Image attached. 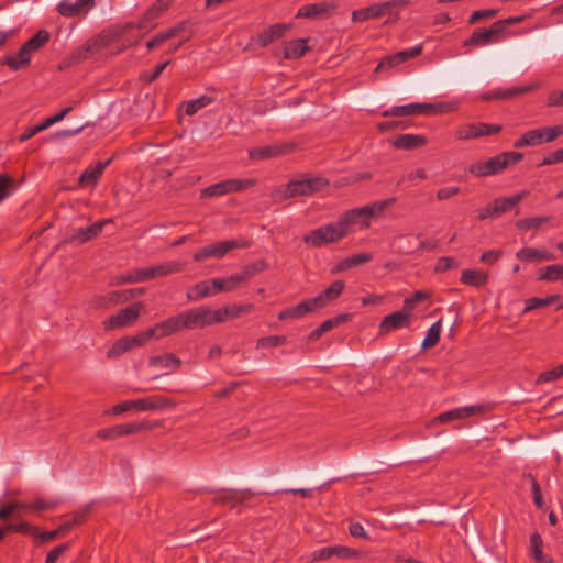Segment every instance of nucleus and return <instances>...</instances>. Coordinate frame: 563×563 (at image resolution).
<instances>
[{"label":"nucleus","mask_w":563,"mask_h":563,"mask_svg":"<svg viewBox=\"0 0 563 563\" xmlns=\"http://www.w3.org/2000/svg\"><path fill=\"white\" fill-rule=\"evenodd\" d=\"M96 7V0H62L56 11L65 18H82Z\"/></svg>","instance_id":"7"},{"label":"nucleus","mask_w":563,"mask_h":563,"mask_svg":"<svg viewBox=\"0 0 563 563\" xmlns=\"http://www.w3.org/2000/svg\"><path fill=\"white\" fill-rule=\"evenodd\" d=\"M132 350L131 343L128 336L117 340L113 345L109 349L107 356L109 358H117L123 353Z\"/></svg>","instance_id":"45"},{"label":"nucleus","mask_w":563,"mask_h":563,"mask_svg":"<svg viewBox=\"0 0 563 563\" xmlns=\"http://www.w3.org/2000/svg\"><path fill=\"white\" fill-rule=\"evenodd\" d=\"M180 364H181V361L178 357H176L174 354H169V353L152 356L150 358V365L154 368H159V369H163V368L174 369V368L179 367Z\"/></svg>","instance_id":"27"},{"label":"nucleus","mask_w":563,"mask_h":563,"mask_svg":"<svg viewBox=\"0 0 563 563\" xmlns=\"http://www.w3.org/2000/svg\"><path fill=\"white\" fill-rule=\"evenodd\" d=\"M74 526V522L68 521L62 526H59L54 531L48 532H40L38 529L34 526H31L24 520H21L19 522H10L9 528L13 530L14 532H21L29 536H34L38 539L40 542H48L55 538H57L59 534L65 533Z\"/></svg>","instance_id":"4"},{"label":"nucleus","mask_w":563,"mask_h":563,"mask_svg":"<svg viewBox=\"0 0 563 563\" xmlns=\"http://www.w3.org/2000/svg\"><path fill=\"white\" fill-rule=\"evenodd\" d=\"M497 14V11L494 10V9H488V10H481V11H475L473 12L471 19H470V22L471 23H476L477 21H479L481 19H487V18H493Z\"/></svg>","instance_id":"63"},{"label":"nucleus","mask_w":563,"mask_h":563,"mask_svg":"<svg viewBox=\"0 0 563 563\" xmlns=\"http://www.w3.org/2000/svg\"><path fill=\"white\" fill-rule=\"evenodd\" d=\"M518 203V197H505L487 206L478 216L481 220L503 213Z\"/></svg>","instance_id":"16"},{"label":"nucleus","mask_w":563,"mask_h":563,"mask_svg":"<svg viewBox=\"0 0 563 563\" xmlns=\"http://www.w3.org/2000/svg\"><path fill=\"white\" fill-rule=\"evenodd\" d=\"M562 376H563V367H561V365H560L559 367H556L552 371L542 373L538 377L537 383L542 384V383H547V382H552V380L561 378Z\"/></svg>","instance_id":"54"},{"label":"nucleus","mask_w":563,"mask_h":563,"mask_svg":"<svg viewBox=\"0 0 563 563\" xmlns=\"http://www.w3.org/2000/svg\"><path fill=\"white\" fill-rule=\"evenodd\" d=\"M153 338H154V331L150 330V328L136 335L128 336L132 349L145 345L146 342Z\"/></svg>","instance_id":"48"},{"label":"nucleus","mask_w":563,"mask_h":563,"mask_svg":"<svg viewBox=\"0 0 563 563\" xmlns=\"http://www.w3.org/2000/svg\"><path fill=\"white\" fill-rule=\"evenodd\" d=\"M500 33H503V24L496 22L487 30L475 32L466 44L485 46L497 42Z\"/></svg>","instance_id":"13"},{"label":"nucleus","mask_w":563,"mask_h":563,"mask_svg":"<svg viewBox=\"0 0 563 563\" xmlns=\"http://www.w3.org/2000/svg\"><path fill=\"white\" fill-rule=\"evenodd\" d=\"M291 27L290 24H276L271 26L266 32L258 36V42L262 46H267L273 41L282 37L286 31Z\"/></svg>","instance_id":"29"},{"label":"nucleus","mask_w":563,"mask_h":563,"mask_svg":"<svg viewBox=\"0 0 563 563\" xmlns=\"http://www.w3.org/2000/svg\"><path fill=\"white\" fill-rule=\"evenodd\" d=\"M393 4L394 3L377 2L369 7L354 10L351 13V20L353 22H363L369 19H380L384 16V12L388 11Z\"/></svg>","instance_id":"11"},{"label":"nucleus","mask_w":563,"mask_h":563,"mask_svg":"<svg viewBox=\"0 0 563 563\" xmlns=\"http://www.w3.org/2000/svg\"><path fill=\"white\" fill-rule=\"evenodd\" d=\"M500 130H501V125H499V124H486V123L468 124V125L461 126L457 130L456 135L459 139L468 140V139H475V137L497 133Z\"/></svg>","instance_id":"10"},{"label":"nucleus","mask_w":563,"mask_h":563,"mask_svg":"<svg viewBox=\"0 0 563 563\" xmlns=\"http://www.w3.org/2000/svg\"><path fill=\"white\" fill-rule=\"evenodd\" d=\"M542 539L538 533L530 537V548L533 559L537 563H551V561L542 553Z\"/></svg>","instance_id":"40"},{"label":"nucleus","mask_w":563,"mask_h":563,"mask_svg":"<svg viewBox=\"0 0 563 563\" xmlns=\"http://www.w3.org/2000/svg\"><path fill=\"white\" fill-rule=\"evenodd\" d=\"M545 141L544 130H532L526 133L520 140L516 141V147L536 146Z\"/></svg>","instance_id":"34"},{"label":"nucleus","mask_w":563,"mask_h":563,"mask_svg":"<svg viewBox=\"0 0 563 563\" xmlns=\"http://www.w3.org/2000/svg\"><path fill=\"white\" fill-rule=\"evenodd\" d=\"M349 232L350 230L341 216L336 222L328 223L309 232L303 236V241L308 245L318 247L334 243L346 236Z\"/></svg>","instance_id":"2"},{"label":"nucleus","mask_w":563,"mask_h":563,"mask_svg":"<svg viewBox=\"0 0 563 563\" xmlns=\"http://www.w3.org/2000/svg\"><path fill=\"white\" fill-rule=\"evenodd\" d=\"M51 38V34L46 30L38 31L33 37L23 44V46L32 55L42 48Z\"/></svg>","instance_id":"37"},{"label":"nucleus","mask_w":563,"mask_h":563,"mask_svg":"<svg viewBox=\"0 0 563 563\" xmlns=\"http://www.w3.org/2000/svg\"><path fill=\"white\" fill-rule=\"evenodd\" d=\"M441 330L442 320H438L430 327L426 339L422 341L421 347L427 350L434 346L439 342Z\"/></svg>","instance_id":"39"},{"label":"nucleus","mask_w":563,"mask_h":563,"mask_svg":"<svg viewBox=\"0 0 563 563\" xmlns=\"http://www.w3.org/2000/svg\"><path fill=\"white\" fill-rule=\"evenodd\" d=\"M254 184L255 180L253 179H229L205 188L201 191V196L213 197L233 191H242Z\"/></svg>","instance_id":"8"},{"label":"nucleus","mask_w":563,"mask_h":563,"mask_svg":"<svg viewBox=\"0 0 563 563\" xmlns=\"http://www.w3.org/2000/svg\"><path fill=\"white\" fill-rule=\"evenodd\" d=\"M183 327H206L217 322H223V312L218 310L199 309L181 313Z\"/></svg>","instance_id":"5"},{"label":"nucleus","mask_w":563,"mask_h":563,"mask_svg":"<svg viewBox=\"0 0 563 563\" xmlns=\"http://www.w3.org/2000/svg\"><path fill=\"white\" fill-rule=\"evenodd\" d=\"M32 55L22 45L21 48L13 55H8L3 63L8 65L12 70H19L27 67L31 63Z\"/></svg>","instance_id":"22"},{"label":"nucleus","mask_w":563,"mask_h":563,"mask_svg":"<svg viewBox=\"0 0 563 563\" xmlns=\"http://www.w3.org/2000/svg\"><path fill=\"white\" fill-rule=\"evenodd\" d=\"M111 221H112L111 219H106L103 221L96 222L88 228L77 229L74 232L71 240L75 242H78V243H85V242L96 238L101 232L102 228L107 223H110Z\"/></svg>","instance_id":"21"},{"label":"nucleus","mask_w":563,"mask_h":563,"mask_svg":"<svg viewBox=\"0 0 563 563\" xmlns=\"http://www.w3.org/2000/svg\"><path fill=\"white\" fill-rule=\"evenodd\" d=\"M139 318V310L136 308H124L117 314L110 317L104 321L106 329L112 330L115 328H123L134 323Z\"/></svg>","instance_id":"12"},{"label":"nucleus","mask_w":563,"mask_h":563,"mask_svg":"<svg viewBox=\"0 0 563 563\" xmlns=\"http://www.w3.org/2000/svg\"><path fill=\"white\" fill-rule=\"evenodd\" d=\"M244 280L243 275H231L227 279L216 278L209 283H200L192 287L187 294L188 299L197 300L202 297L213 296L220 291H230L234 289L236 284Z\"/></svg>","instance_id":"3"},{"label":"nucleus","mask_w":563,"mask_h":563,"mask_svg":"<svg viewBox=\"0 0 563 563\" xmlns=\"http://www.w3.org/2000/svg\"><path fill=\"white\" fill-rule=\"evenodd\" d=\"M490 410L489 405H475V406H466L461 408H455L453 410L446 411L438 416L435 419L431 421V424L437 422H449L452 420H461L473 415L484 413Z\"/></svg>","instance_id":"9"},{"label":"nucleus","mask_w":563,"mask_h":563,"mask_svg":"<svg viewBox=\"0 0 563 563\" xmlns=\"http://www.w3.org/2000/svg\"><path fill=\"white\" fill-rule=\"evenodd\" d=\"M488 276L483 271L464 269L461 274V282L465 285L481 287L487 283Z\"/></svg>","instance_id":"28"},{"label":"nucleus","mask_w":563,"mask_h":563,"mask_svg":"<svg viewBox=\"0 0 563 563\" xmlns=\"http://www.w3.org/2000/svg\"><path fill=\"white\" fill-rule=\"evenodd\" d=\"M213 98L210 96H201L197 99L189 100L186 102V114L194 115L196 112H198L200 109L209 106L213 102Z\"/></svg>","instance_id":"44"},{"label":"nucleus","mask_w":563,"mask_h":563,"mask_svg":"<svg viewBox=\"0 0 563 563\" xmlns=\"http://www.w3.org/2000/svg\"><path fill=\"white\" fill-rule=\"evenodd\" d=\"M539 279L556 282L563 279V265H549L540 271Z\"/></svg>","instance_id":"42"},{"label":"nucleus","mask_w":563,"mask_h":563,"mask_svg":"<svg viewBox=\"0 0 563 563\" xmlns=\"http://www.w3.org/2000/svg\"><path fill=\"white\" fill-rule=\"evenodd\" d=\"M51 38V34L46 30L38 31L33 37L23 44V46L32 55L42 48Z\"/></svg>","instance_id":"36"},{"label":"nucleus","mask_w":563,"mask_h":563,"mask_svg":"<svg viewBox=\"0 0 563 563\" xmlns=\"http://www.w3.org/2000/svg\"><path fill=\"white\" fill-rule=\"evenodd\" d=\"M358 553L346 547H329L317 550L312 553V561H324L333 555L339 558L356 556Z\"/></svg>","instance_id":"18"},{"label":"nucleus","mask_w":563,"mask_h":563,"mask_svg":"<svg viewBox=\"0 0 563 563\" xmlns=\"http://www.w3.org/2000/svg\"><path fill=\"white\" fill-rule=\"evenodd\" d=\"M516 257L519 260L528 261H551L554 256L547 251L538 250L533 247H523L516 253Z\"/></svg>","instance_id":"31"},{"label":"nucleus","mask_w":563,"mask_h":563,"mask_svg":"<svg viewBox=\"0 0 563 563\" xmlns=\"http://www.w3.org/2000/svg\"><path fill=\"white\" fill-rule=\"evenodd\" d=\"M240 244L238 241H224L213 245H210L212 257H222L231 250L238 247Z\"/></svg>","instance_id":"47"},{"label":"nucleus","mask_w":563,"mask_h":563,"mask_svg":"<svg viewBox=\"0 0 563 563\" xmlns=\"http://www.w3.org/2000/svg\"><path fill=\"white\" fill-rule=\"evenodd\" d=\"M110 162V159L107 162H99L97 165L88 167L79 177V185L82 187L95 186Z\"/></svg>","instance_id":"20"},{"label":"nucleus","mask_w":563,"mask_h":563,"mask_svg":"<svg viewBox=\"0 0 563 563\" xmlns=\"http://www.w3.org/2000/svg\"><path fill=\"white\" fill-rule=\"evenodd\" d=\"M333 8L331 3H312L301 7L297 12V18H309L316 19L321 15H325Z\"/></svg>","instance_id":"23"},{"label":"nucleus","mask_w":563,"mask_h":563,"mask_svg":"<svg viewBox=\"0 0 563 563\" xmlns=\"http://www.w3.org/2000/svg\"><path fill=\"white\" fill-rule=\"evenodd\" d=\"M456 266H457V263L455 262V260L453 257L444 256V257H440L438 260L434 271L438 273H443L451 268H455Z\"/></svg>","instance_id":"55"},{"label":"nucleus","mask_w":563,"mask_h":563,"mask_svg":"<svg viewBox=\"0 0 563 563\" xmlns=\"http://www.w3.org/2000/svg\"><path fill=\"white\" fill-rule=\"evenodd\" d=\"M391 203V200H383L374 202L373 205L363 207L365 211L363 212L365 216H368V219H377L385 211L387 206Z\"/></svg>","instance_id":"46"},{"label":"nucleus","mask_w":563,"mask_h":563,"mask_svg":"<svg viewBox=\"0 0 563 563\" xmlns=\"http://www.w3.org/2000/svg\"><path fill=\"white\" fill-rule=\"evenodd\" d=\"M67 550L68 544H62L54 548L48 552L45 563H55Z\"/></svg>","instance_id":"59"},{"label":"nucleus","mask_w":563,"mask_h":563,"mask_svg":"<svg viewBox=\"0 0 563 563\" xmlns=\"http://www.w3.org/2000/svg\"><path fill=\"white\" fill-rule=\"evenodd\" d=\"M530 87H520V88H514V89H507V90H499L495 92V97L497 99H508L516 95L523 93L528 91Z\"/></svg>","instance_id":"61"},{"label":"nucleus","mask_w":563,"mask_h":563,"mask_svg":"<svg viewBox=\"0 0 563 563\" xmlns=\"http://www.w3.org/2000/svg\"><path fill=\"white\" fill-rule=\"evenodd\" d=\"M328 186L322 177H305L291 180L285 188H277L274 195L280 199L317 194Z\"/></svg>","instance_id":"1"},{"label":"nucleus","mask_w":563,"mask_h":563,"mask_svg":"<svg viewBox=\"0 0 563 563\" xmlns=\"http://www.w3.org/2000/svg\"><path fill=\"white\" fill-rule=\"evenodd\" d=\"M421 52H422V46L421 45H418V46H416L413 48H410V49L398 52L396 54V60H400V63H404V62H406L407 59H409L411 57L420 55Z\"/></svg>","instance_id":"57"},{"label":"nucleus","mask_w":563,"mask_h":563,"mask_svg":"<svg viewBox=\"0 0 563 563\" xmlns=\"http://www.w3.org/2000/svg\"><path fill=\"white\" fill-rule=\"evenodd\" d=\"M411 312L397 311L384 318L380 328L383 331L389 332L409 324Z\"/></svg>","instance_id":"19"},{"label":"nucleus","mask_w":563,"mask_h":563,"mask_svg":"<svg viewBox=\"0 0 563 563\" xmlns=\"http://www.w3.org/2000/svg\"><path fill=\"white\" fill-rule=\"evenodd\" d=\"M291 309H292L294 318H300L308 312H312V311L319 309V307H317V305L313 303V299H312L310 301L301 302L297 307L291 308Z\"/></svg>","instance_id":"51"},{"label":"nucleus","mask_w":563,"mask_h":563,"mask_svg":"<svg viewBox=\"0 0 563 563\" xmlns=\"http://www.w3.org/2000/svg\"><path fill=\"white\" fill-rule=\"evenodd\" d=\"M172 405V401L169 399L165 398H147V399H137V400H130L124 401L122 404H119L112 408V413L120 415L122 412H125L128 410H155L159 409L164 406Z\"/></svg>","instance_id":"6"},{"label":"nucleus","mask_w":563,"mask_h":563,"mask_svg":"<svg viewBox=\"0 0 563 563\" xmlns=\"http://www.w3.org/2000/svg\"><path fill=\"white\" fill-rule=\"evenodd\" d=\"M265 267H266V264L264 262H257V263L246 266L244 269V273L242 275L244 276V279H246L247 277L262 272Z\"/></svg>","instance_id":"64"},{"label":"nucleus","mask_w":563,"mask_h":563,"mask_svg":"<svg viewBox=\"0 0 563 563\" xmlns=\"http://www.w3.org/2000/svg\"><path fill=\"white\" fill-rule=\"evenodd\" d=\"M410 114L416 113H438L443 111L453 110L455 107L451 103H410L408 104Z\"/></svg>","instance_id":"24"},{"label":"nucleus","mask_w":563,"mask_h":563,"mask_svg":"<svg viewBox=\"0 0 563 563\" xmlns=\"http://www.w3.org/2000/svg\"><path fill=\"white\" fill-rule=\"evenodd\" d=\"M246 494H250V492L243 490V492L230 493L227 490H222L213 498V501L218 503V504H228V505H231L232 507H234L235 505L243 501L244 496Z\"/></svg>","instance_id":"35"},{"label":"nucleus","mask_w":563,"mask_h":563,"mask_svg":"<svg viewBox=\"0 0 563 563\" xmlns=\"http://www.w3.org/2000/svg\"><path fill=\"white\" fill-rule=\"evenodd\" d=\"M284 342H285V338H283V336H276V335L267 336V338L260 339L257 341V347L277 346Z\"/></svg>","instance_id":"60"},{"label":"nucleus","mask_w":563,"mask_h":563,"mask_svg":"<svg viewBox=\"0 0 563 563\" xmlns=\"http://www.w3.org/2000/svg\"><path fill=\"white\" fill-rule=\"evenodd\" d=\"M109 41L110 40L107 36H97L96 38L87 42L82 47L74 52L73 59H86L90 54L99 52L100 49L104 48L108 45Z\"/></svg>","instance_id":"17"},{"label":"nucleus","mask_w":563,"mask_h":563,"mask_svg":"<svg viewBox=\"0 0 563 563\" xmlns=\"http://www.w3.org/2000/svg\"><path fill=\"white\" fill-rule=\"evenodd\" d=\"M183 327L181 314L176 318L166 319L154 327L150 328V330L154 331V340H161L165 336L172 335L180 330Z\"/></svg>","instance_id":"14"},{"label":"nucleus","mask_w":563,"mask_h":563,"mask_svg":"<svg viewBox=\"0 0 563 563\" xmlns=\"http://www.w3.org/2000/svg\"><path fill=\"white\" fill-rule=\"evenodd\" d=\"M12 186L13 180L10 177L0 175V202L10 195Z\"/></svg>","instance_id":"56"},{"label":"nucleus","mask_w":563,"mask_h":563,"mask_svg":"<svg viewBox=\"0 0 563 563\" xmlns=\"http://www.w3.org/2000/svg\"><path fill=\"white\" fill-rule=\"evenodd\" d=\"M24 506H26V504L22 501H11L7 505H2L0 503V519H7L8 517L13 516L12 522L21 521V517L19 515H14V512L18 509H22Z\"/></svg>","instance_id":"41"},{"label":"nucleus","mask_w":563,"mask_h":563,"mask_svg":"<svg viewBox=\"0 0 563 563\" xmlns=\"http://www.w3.org/2000/svg\"><path fill=\"white\" fill-rule=\"evenodd\" d=\"M344 288V283L338 280L333 283L329 288H327L321 295L313 298V303L317 307L322 308L325 306L327 301L335 299L342 292Z\"/></svg>","instance_id":"26"},{"label":"nucleus","mask_w":563,"mask_h":563,"mask_svg":"<svg viewBox=\"0 0 563 563\" xmlns=\"http://www.w3.org/2000/svg\"><path fill=\"white\" fill-rule=\"evenodd\" d=\"M174 36H175V32H166V31L162 32V33L157 34L155 37H153L151 41H148L146 43V46L148 49H152Z\"/></svg>","instance_id":"58"},{"label":"nucleus","mask_w":563,"mask_h":563,"mask_svg":"<svg viewBox=\"0 0 563 563\" xmlns=\"http://www.w3.org/2000/svg\"><path fill=\"white\" fill-rule=\"evenodd\" d=\"M166 8L164 5H159V1L157 0L143 15L136 25L140 30L152 29L154 25L151 24L153 20H155L162 12H164Z\"/></svg>","instance_id":"33"},{"label":"nucleus","mask_w":563,"mask_h":563,"mask_svg":"<svg viewBox=\"0 0 563 563\" xmlns=\"http://www.w3.org/2000/svg\"><path fill=\"white\" fill-rule=\"evenodd\" d=\"M153 278V271L151 268H142L137 269L134 273H129L123 275L119 280L118 284L121 283H139L146 279Z\"/></svg>","instance_id":"43"},{"label":"nucleus","mask_w":563,"mask_h":563,"mask_svg":"<svg viewBox=\"0 0 563 563\" xmlns=\"http://www.w3.org/2000/svg\"><path fill=\"white\" fill-rule=\"evenodd\" d=\"M179 268H180V265L177 263H167V264L158 265L155 267H151V271H153V277H156V276H164V275L170 274L173 272H177V271H179Z\"/></svg>","instance_id":"52"},{"label":"nucleus","mask_w":563,"mask_h":563,"mask_svg":"<svg viewBox=\"0 0 563 563\" xmlns=\"http://www.w3.org/2000/svg\"><path fill=\"white\" fill-rule=\"evenodd\" d=\"M549 218L545 217H537V218H528V219H521L516 224L519 229L528 230L531 228H537L540 224L547 222Z\"/></svg>","instance_id":"53"},{"label":"nucleus","mask_w":563,"mask_h":563,"mask_svg":"<svg viewBox=\"0 0 563 563\" xmlns=\"http://www.w3.org/2000/svg\"><path fill=\"white\" fill-rule=\"evenodd\" d=\"M70 111H71L70 107L65 108L59 113L45 119L41 124H37V125L26 130L23 134L20 135L19 140L21 142H24V141L31 139L35 134H37V133H40V132L51 128L52 125L60 122Z\"/></svg>","instance_id":"15"},{"label":"nucleus","mask_w":563,"mask_h":563,"mask_svg":"<svg viewBox=\"0 0 563 563\" xmlns=\"http://www.w3.org/2000/svg\"><path fill=\"white\" fill-rule=\"evenodd\" d=\"M290 150V145H275L265 146L261 148H252L249 151V156L252 159H264L273 156L284 154Z\"/></svg>","instance_id":"25"},{"label":"nucleus","mask_w":563,"mask_h":563,"mask_svg":"<svg viewBox=\"0 0 563 563\" xmlns=\"http://www.w3.org/2000/svg\"><path fill=\"white\" fill-rule=\"evenodd\" d=\"M426 143V139L415 134H404L393 141V145L404 150H411Z\"/></svg>","instance_id":"32"},{"label":"nucleus","mask_w":563,"mask_h":563,"mask_svg":"<svg viewBox=\"0 0 563 563\" xmlns=\"http://www.w3.org/2000/svg\"><path fill=\"white\" fill-rule=\"evenodd\" d=\"M308 51L306 40H297L285 45L284 56L286 58H299Z\"/></svg>","instance_id":"38"},{"label":"nucleus","mask_w":563,"mask_h":563,"mask_svg":"<svg viewBox=\"0 0 563 563\" xmlns=\"http://www.w3.org/2000/svg\"><path fill=\"white\" fill-rule=\"evenodd\" d=\"M558 296H550L548 298H531L527 301V306L523 310V312H529L532 309L545 307L554 301L558 300Z\"/></svg>","instance_id":"49"},{"label":"nucleus","mask_w":563,"mask_h":563,"mask_svg":"<svg viewBox=\"0 0 563 563\" xmlns=\"http://www.w3.org/2000/svg\"><path fill=\"white\" fill-rule=\"evenodd\" d=\"M506 158L500 155L488 159L486 163L489 175L497 174L501 169L506 168Z\"/></svg>","instance_id":"50"},{"label":"nucleus","mask_w":563,"mask_h":563,"mask_svg":"<svg viewBox=\"0 0 563 563\" xmlns=\"http://www.w3.org/2000/svg\"><path fill=\"white\" fill-rule=\"evenodd\" d=\"M383 117H400V115H409L410 109L408 104L406 106H397L393 107L388 110H385L383 113Z\"/></svg>","instance_id":"62"},{"label":"nucleus","mask_w":563,"mask_h":563,"mask_svg":"<svg viewBox=\"0 0 563 563\" xmlns=\"http://www.w3.org/2000/svg\"><path fill=\"white\" fill-rule=\"evenodd\" d=\"M365 211L364 208L360 209H352L344 214H342V218L347 225L349 230H351V227L355 224H361L364 228H367L369 225V219L368 216H365L363 212Z\"/></svg>","instance_id":"30"}]
</instances>
